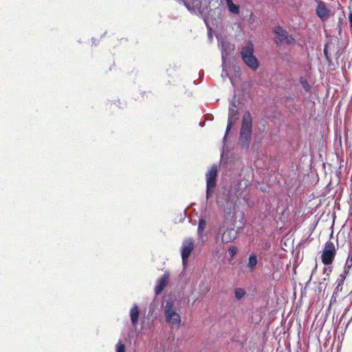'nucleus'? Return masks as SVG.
<instances>
[{
  "instance_id": "obj_1",
  "label": "nucleus",
  "mask_w": 352,
  "mask_h": 352,
  "mask_svg": "<svg viewBox=\"0 0 352 352\" xmlns=\"http://www.w3.org/2000/svg\"><path fill=\"white\" fill-rule=\"evenodd\" d=\"M252 132V118L250 111L243 113L239 133V144L248 149L249 148Z\"/></svg>"
},
{
  "instance_id": "obj_2",
  "label": "nucleus",
  "mask_w": 352,
  "mask_h": 352,
  "mask_svg": "<svg viewBox=\"0 0 352 352\" xmlns=\"http://www.w3.org/2000/svg\"><path fill=\"white\" fill-rule=\"evenodd\" d=\"M164 318L166 323L172 329H179L181 327V316L175 308L173 302L171 300H168L166 302L164 307Z\"/></svg>"
},
{
  "instance_id": "obj_3",
  "label": "nucleus",
  "mask_w": 352,
  "mask_h": 352,
  "mask_svg": "<svg viewBox=\"0 0 352 352\" xmlns=\"http://www.w3.org/2000/svg\"><path fill=\"white\" fill-rule=\"evenodd\" d=\"M241 56L245 64L255 71L258 67V61L254 56V45L251 41H248L241 51Z\"/></svg>"
},
{
  "instance_id": "obj_4",
  "label": "nucleus",
  "mask_w": 352,
  "mask_h": 352,
  "mask_svg": "<svg viewBox=\"0 0 352 352\" xmlns=\"http://www.w3.org/2000/svg\"><path fill=\"white\" fill-rule=\"evenodd\" d=\"M337 253V248L334 243L330 240L327 241L323 246L321 252L320 259L325 265H331Z\"/></svg>"
},
{
  "instance_id": "obj_5",
  "label": "nucleus",
  "mask_w": 352,
  "mask_h": 352,
  "mask_svg": "<svg viewBox=\"0 0 352 352\" xmlns=\"http://www.w3.org/2000/svg\"><path fill=\"white\" fill-rule=\"evenodd\" d=\"M217 167L214 165L206 174V197L212 196L217 186Z\"/></svg>"
},
{
  "instance_id": "obj_6",
  "label": "nucleus",
  "mask_w": 352,
  "mask_h": 352,
  "mask_svg": "<svg viewBox=\"0 0 352 352\" xmlns=\"http://www.w3.org/2000/svg\"><path fill=\"white\" fill-rule=\"evenodd\" d=\"M194 249V240L192 238L186 239L182 243L181 248L182 263L185 265L188 257Z\"/></svg>"
},
{
  "instance_id": "obj_7",
  "label": "nucleus",
  "mask_w": 352,
  "mask_h": 352,
  "mask_svg": "<svg viewBox=\"0 0 352 352\" xmlns=\"http://www.w3.org/2000/svg\"><path fill=\"white\" fill-rule=\"evenodd\" d=\"M274 32L278 36L275 39L276 44H281L283 41H285L287 44H292L295 43V39L289 36L286 30L283 29L280 26H277L274 28Z\"/></svg>"
},
{
  "instance_id": "obj_8",
  "label": "nucleus",
  "mask_w": 352,
  "mask_h": 352,
  "mask_svg": "<svg viewBox=\"0 0 352 352\" xmlns=\"http://www.w3.org/2000/svg\"><path fill=\"white\" fill-rule=\"evenodd\" d=\"M237 114H238V110H237L236 105L234 102H232L229 107L228 121L226 133L224 135V139L226 138L229 131L231 129V128L234 124L235 116Z\"/></svg>"
},
{
  "instance_id": "obj_9",
  "label": "nucleus",
  "mask_w": 352,
  "mask_h": 352,
  "mask_svg": "<svg viewBox=\"0 0 352 352\" xmlns=\"http://www.w3.org/2000/svg\"><path fill=\"white\" fill-rule=\"evenodd\" d=\"M169 280V273L165 272L163 276L158 280L157 285L155 288V293L159 295L167 286Z\"/></svg>"
},
{
  "instance_id": "obj_10",
  "label": "nucleus",
  "mask_w": 352,
  "mask_h": 352,
  "mask_svg": "<svg viewBox=\"0 0 352 352\" xmlns=\"http://www.w3.org/2000/svg\"><path fill=\"white\" fill-rule=\"evenodd\" d=\"M236 237V232L232 229H228L223 232L221 241L223 243H228L234 241Z\"/></svg>"
},
{
  "instance_id": "obj_11",
  "label": "nucleus",
  "mask_w": 352,
  "mask_h": 352,
  "mask_svg": "<svg viewBox=\"0 0 352 352\" xmlns=\"http://www.w3.org/2000/svg\"><path fill=\"white\" fill-rule=\"evenodd\" d=\"M317 15L322 20L327 19L329 15V10L327 8L324 3L320 2L316 8Z\"/></svg>"
},
{
  "instance_id": "obj_12",
  "label": "nucleus",
  "mask_w": 352,
  "mask_h": 352,
  "mask_svg": "<svg viewBox=\"0 0 352 352\" xmlns=\"http://www.w3.org/2000/svg\"><path fill=\"white\" fill-rule=\"evenodd\" d=\"M139 309L137 305H134L130 311V316L132 324L135 327L138 324V319H139Z\"/></svg>"
},
{
  "instance_id": "obj_13",
  "label": "nucleus",
  "mask_w": 352,
  "mask_h": 352,
  "mask_svg": "<svg viewBox=\"0 0 352 352\" xmlns=\"http://www.w3.org/2000/svg\"><path fill=\"white\" fill-rule=\"evenodd\" d=\"M257 264V257L254 254H250L248 262L247 264L248 267L249 268L250 272H252L254 271L256 266Z\"/></svg>"
},
{
  "instance_id": "obj_14",
  "label": "nucleus",
  "mask_w": 352,
  "mask_h": 352,
  "mask_svg": "<svg viewBox=\"0 0 352 352\" xmlns=\"http://www.w3.org/2000/svg\"><path fill=\"white\" fill-rule=\"evenodd\" d=\"M226 3L228 6V10L230 12L236 14L239 13V7L238 6L235 5L232 2V0L228 1V2H226Z\"/></svg>"
},
{
  "instance_id": "obj_15",
  "label": "nucleus",
  "mask_w": 352,
  "mask_h": 352,
  "mask_svg": "<svg viewBox=\"0 0 352 352\" xmlns=\"http://www.w3.org/2000/svg\"><path fill=\"white\" fill-rule=\"evenodd\" d=\"M206 221L205 219H200L199 220V225H198V228H197V234L199 235V236L201 237L202 235H203V231L204 230V229L206 228Z\"/></svg>"
},
{
  "instance_id": "obj_16",
  "label": "nucleus",
  "mask_w": 352,
  "mask_h": 352,
  "mask_svg": "<svg viewBox=\"0 0 352 352\" xmlns=\"http://www.w3.org/2000/svg\"><path fill=\"white\" fill-rule=\"evenodd\" d=\"M246 292L245 289L242 288H236L234 289V295L236 299L240 300L245 295Z\"/></svg>"
},
{
  "instance_id": "obj_17",
  "label": "nucleus",
  "mask_w": 352,
  "mask_h": 352,
  "mask_svg": "<svg viewBox=\"0 0 352 352\" xmlns=\"http://www.w3.org/2000/svg\"><path fill=\"white\" fill-rule=\"evenodd\" d=\"M347 274H342L340 275V277L338 278L337 281H336V289H338L339 287H340L341 285H342L345 278H346V276Z\"/></svg>"
},
{
  "instance_id": "obj_18",
  "label": "nucleus",
  "mask_w": 352,
  "mask_h": 352,
  "mask_svg": "<svg viewBox=\"0 0 352 352\" xmlns=\"http://www.w3.org/2000/svg\"><path fill=\"white\" fill-rule=\"evenodd\" d=\"M228 253L231 258L234 257L237 252V248L235 246H230L228 248Z\"/></svg>"
},
{
  "instance_id": "obj_19",
  "label": "nucleus",
  "mask_w": 352,
  "mask_h": 352,
  "mask_svg": "<svg viewBox=\"0 0 352 352\" xmlns=\"http://www.w3.org/2000/svg\"><path fill=\"white\" fill-rule=\"evenodd\" d=\"M179 3H182L184 5V6L189 10L192 11L194 10V9L190 6L189 2L188 0H177Z\"/></svg>"
},
{
  "instance_id": "obj_20",
  "label": "nucleus",
  "mask_w": 352,
  "mask_h": 352,
  "mask_svg": "<svg viewBox=\"0 0 352 352\" xmlns=\"http://www.w3.org/2000/svg\"><path fill=\"white\" fill-rule=\"evenodd\" d=\"M116 352H125V346L121 342L117 344Z\"/></svg>"
},
{
  "instance_id": "obj_21",
  "label": "nucleus",
  "mask_w": 352,
  "mask_h": 352,
  "mask_svg": "<svg viewBox=\"0 0 352 352\" xmlns=\"http://www.w3.org/2000/svg\"><path fill=\"white\" fill-rule=\"evenodd\" d=\"M327 267H324L323 274L326 275V276L329 277L330 274L332 272V267L330 265H327Z\"/></svg>"
},
{
  "instance_id": "obj_22",
  "label": "nucleus",
  "mask_w": 352,
  "mask_h": 352,
  "mask_svg": "<svg viewBox=\"0 0 352 352\" xmlns=\"http://www.w3.org/2000/svg\"><path fill=\"white\" fill-rule=\"evenodd\" d=\"M351 266H352V264H350V263H349V261H346L345 265H344V269L343 273L345 274H347L349 273Z\"/></svg>"
},
{
  "instance_id": "obj_23",
  "label": "nucleus",
  "mask_w": 352,
  "mask_h": 352,
  "mask_svg": "<svg viewBox=\"0 0 352 352\" xmlns=\"http://www.w3.org/2000/svg\"><path fill=\"white\" fill-rule=\"evenodd\" d=\"M327 287V283H321L320 282L318 284V290L319 292L324 291Z\"/></svg>"
},
{
  "instance_id": "obj_24",
  "label": "nucleus",
  "mask_w": 352,
  "mask_h": 352,
  "mask_svg": "<svg viewBox=\"0 0 352 352\" xmlns=\"http://www.w3.org/2000/svg\"><path fill=\"white\" fill-rule=\"evenodd\" d=\"M300 82L302 84V86L305 88V89L306 91H309V85H308L307 82L305 80H302V78H301Z\"/></svg>"
},
{
  "instance_id": "obj_25",
  "label": "nucleus",
  "mask_w": 352,
  "mask_h": 352,
  "mask_svg": "<svg viewBox=\"0 0 352 352\" xmlns=\"http://www.w3.org/2000/svg\"><path fill=\"white\" fill-rule=\"evenodd\" d=\"M317 268H318V265L316 263L315 266H314V267L313 268V270L311 271V276L316 272Z\"/></svg>"
},
{
  "instance_id": "obj_26",
  "label": "nucleus",
  "mask_w": 352,
  "mask_h": 352,
  "mask_svg": "<svg viewBox=\"0 0 352 352\" xmlns=\"http://www.w3.org/2000/svg\"><path fill=\"white\" fill-rule=\"evenodd\" d=\"M346 261H348L350 264H352V253L348 256Z\"/></svg>"
},
{
  "instance_id": "obj_27",
  "label": "nucleus",
  "mask_w": 352,
  "mask_h": 352,
  "mask_svg": "<svg viewBox=\"0 0 352 352\" xmlns=\"http://www.w3.org/2000/svg\"><path fill=\"white\" fill-rule=\"evenodd\" d=\"M329 277H325L324 278L322 279V280L320 281L321 283H327V281H329Z\"/></svg>"
},
{
  "instance_id": "obj_28",
  "label": "nucleus",
  "mask_w": 352,
  "mask_h": 352,
  "mask_svg": "<svg viewBox=\"0 0 352 352\" xmlns=\"http://www.w3.org/2000/svg\"><path fill=\"white\" fill-rule=\"evenodd\" d=\"M324 54L327 56V47H324Z\"/></svg>"
}]
</instances>
